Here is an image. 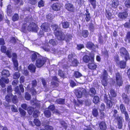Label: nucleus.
<instances>
[{"mask_svg":"<svg viewBox=\"0 0 130 130\" xmlns=\"http://www.w3.org/2000/svg\"><path fill=\"white\" fill-rule=\"evenodd\" d=\"M75 94L78 98H80L84 95L87 97L89 94L86 89L83 88H79L75 90Z\"/></svg>","mask_w":130,"mask_h":130,"instance_id":"obj_1","label":"nucleus"},{"mask_svg":"<svg viewBox=\"0 0 130 130\" xmlns=\"http://www.w3.org/2000/svg\"><path fill=\"white\" fill-rule=\"evenodd\" d=\"M119 51L121 56L122 57H124L125 60L127 61L130 59L128 51L125 47H121Z\"/></svg>","mask_w":130,"mask_h":130,"instance_id":"obj_2","label":"nucleus"},{"mask_svg":"<svg viewBox=\"0 0 130 130\" xmlns=\"http://www.w3.org/2000/svg\"><path fill=\"white\" fill-rule=\"evenodd\" d=\"M91 62L89 63L87 66L88 68L91 70H95L97 68V65L94 62V55L93 54L91 57Z\"/></svg>","mask_w":130,"mask_h":130,"instance_id":"obj_3","label":"nucleus"},{"mask_svg":"<svg viewBox=\"0 0 130 130\" xmlns=\"http://www.w3.org/2000/svg\"><path fill=\"white\" fill-rule=\"evenodd\" d=\"M54 34L57 39L58 40L63 41L65 40L66 35L62 32L61 30H59L54 31Z\"/></svg>","mask_w":130,"mask_h":130,"instance_id":"obj_4","label":"nucleus"},{"mask_svg":"<svg viewBox=\"0 0 130 130\" xmlns=\"http://www.w3.org/2000/svg\"><path fill=\"white\" fill-rule=\"evenodd\" d=\"M115 78L116 85L119 87L122 86L123 81L122 74L119 72H117L115 74Z\"/></svg>","mask_w":130,"mask_h":130,"instance_id":"obj_5","label":"nucleus"},{"mask_svg":"<svg viewBox=\"0 0 130 130\" xmlns=\"http://www.w3.org/2000/svg\"><path fill=\"white\" fill-rule=\"evenodd\" d=\"M46 61V59L44 57L38 58L36 60L35 65L38 68L42 67Z\"/></svg>","mask_w":130,"mask_h":130,"instance_id":"obj_6","label":"nucleus"},{"mask_svg":"<svg viewBox=\"0 0 130 130\" xmlns=\"http://www.w3.org/2000/svg\"><path fill=\"white\" fill-rule=\"evenodd\" d=\"M39 29L38 26L35 23L32 22L30 23L28 26L27 30L29 31L37 32Z\"/></svg>","mask_w":130,"mask_h":130,"instance_id":"obj_7","label":"nucleus"},{"mask_svg":"<svg viewBox=\"0 0 130 130\" xmlns=\"http://www.w3.org/2000/svg\"><path fill=\"white\" fill-rule=\"evenodd\" d=\"M7 48L5 45H2L1 46V51L3 53L5 54L7 57L9 58H11L12 57L11 49L7 50Z\"/></svg>","mask_w":130,"mask_h":130,"instance_id":"obj_8","label":"nucleus"},{"mask_svg":"<svg viewBox=\"0 0 130 130\" xmlns=\"http://www.w3.org/2000/svg\"><path fill=\"white\" fill-rule=\"evenodd\" d=\"M119 108L122 113L124 114L125 116V119L126 121L129 120V116L127 112L126 111V109L124 105L123 104L120 105Z\"/></svg>","mask_w":130,"mask_h":130,"instance_id":"obj_9","label":"nucleus"},{"mask_svg":"<svg viewBox=\"0 0 130 130\" xmlns=\"http://www.w3.org/2000/svg\"><path fill=\"white\" fill-rule=\"evenodd\" d=\"M117 121V125L118 128L119 129L122 128L123 126V119L122 117L118 116L115 118Z\"/></svg>","mask_w":130,"mask_h":130,"instance_id":"obj_10","label":"nucleus"},{"mask_svg":"<svg viewBox=\"0 0 130 130\" xmlns=\"http://www.w3.org/2000/svg\"><path fill=\"white\" fill-rule=\"evenodd\" d=\"M51 7L54 11H59L61 7L60 4L59 2L54 3L52 5Z\"/></svg>","mask_w":130,"mask_h":130,"instance_id":"obj_11","label":"nucleus"},{"mask_svg":"<svg viewBox=\"0 0 130 130\" xmlns=\"http://www.w3.org/2000/svg\"><path fill=\"white\" fill-rule=\"evenodd\" d=\"M65 8L70 12H74L75 10L73 4L70 3H67L65 5Z\"/></svg>","mask_w":130,"mask_h":130,"instance_id":"obj_12","label":"nucleus"},{"mask_svg":"<svg viewBox=\"0 0 130 130\" xmlns=\"http://www.w3.org/2000/svg\"><path fill=\"white\" fill-rule=\"evenodd\" d=\"M41 28L44 31L47 32L50 30V28L49 24L46 22L42 23L41 26Z\"/></svg>","mask_w":130,"mask_h":130,"instance_id":"obj_13","label":"nucleus"},{"mask_svg":"<svg viewBox=\"0 0 130 130\" xmlns=\"http://www.w3.org/2000/svg\"><path fill=\"white\" fill-rule=\"evenodd\" d=\"M40 55L38 53L36 52H34L32 54L30 57L31 61L32 62H34L36 61V60L38 58Z\"/></svg>","mask_w":130,"mask_h":130,"instance_id":"obj_14","label":"nucleus"},{"mask_svg":"<svg viewBox=\"0 0 130 130\" xmlns=\"http://www.w3.org/2000/svg\"><path fill=\"white\" fill-rule=\"evenodd\" d=\"M27 68L30 72L31 73H34L36 72V66L33 64H29Z\"/></svg>","mask_w":130,"mask_h":130,"instance_id":"obj_15","label":"nucleus"},{"mask_svg":"<svg viewBox=\"0 0 130 130\" xmlns=\"http://www.w3.org/2000/svg\"><path fill=\"white\" fill-rule=\"evenodd\" d=\"M99 126L101 130H106L107 129V125L105 121H101L99 123Z\"/></svg>","mask_w":130,"mask_h":130,"instance_id":"obj_16","label":"nucleus"},{"mask_svg":"<svg viewBox=\"0 0 130 130\" xmlns=\"http://www.w3.org/2000/svg\"><path fill=\"white\" fill-rule=\"evenodd\" d=\"M86 47L88 49L92 50L93 49H94L95 45L94 44L91 42L89 41L87 42L86 45Z\"/></svg>","mask_w":130,"mask_h":130,"instance_id":"obj_17","label":"nucleus"},{"mask_svg":"<svg viewBox=\"0 0 130 130\" xmlns=\"http://www.w3.org/2000/svg\"><path fill=\"white\" fill-rule=\"evenodd\" d=\"M122 99L123 102L125 104H128L129 103V100L128 95L126 94L125 93H123L122 95Z\"/></svg>","mask_w":130,"mask_h":130,"instance_id":"obj_18","label":"nucleus"},{"mask_svg":"<svg viewBox=\"0 0 130 130\" xmlns=\"http://www.w3.org/2000/svg\"><path fill=\"white\" fill-rule=\"evenodd\" d=\"M128 14V13L126 12H120L118 14V17L122 19H125L127 17Z\"/></svg>","mask_w":130,"mask_h":130,"instance_id":"obj_19","label":"nucleus"},{"mask_svg":"<svg viewBox=\"0 0 130 130\" xmlns=\"http://www.w3.org/2000/svg\"><path fill=\"white\" fill-rule=\"evenodd\" d=\"M86 13L84 15L85 16V18L87 22H89L90 20L91 17V14L89 12L88 10L86 9Z\"/></svg>","mask_w":130,"mask_h":130,"instance_id":"obj_20","label":"nucleus"},{"mask_svg":"<svg viewBox=\"0 0 130 130\" xmlns=\"http://www.w3.org/2000/svg\"><path fill=\"white\" fill-rule=\"evenodd\" d=\"M1 74L3 76V77L7 78L9 77L10 75L9 71L6 69H4L1 72Z\"/></svg>","mask_w":130,"mask_h":130,"instance_id":"obj_21","label":"nucleus"},{"mask_svg":"<svg viewBox=\"0 0 130 130\" xmlns=\"http://www.w3.org/2000/svg\"><path fill=\"white\" fill-rule=\"evenodd\" d=\"M91 57L87 55H85L83 57V60L84 62L86 63H89L91 61Z\"/></svg>","mask_w":130,"mask_h":130,"instance_id":"obj_22","label":"nucleus"},{"mask_svg":"<svg viewBox=\"0 0 130 130\" xmlns=\"http://www.w3.org/2000/svg\"><path fill=\"white\" fill-rule=\"evenodd\" d=\"M10 96L11 97V101L13 103L15 104L18 103V100L17 96L16 95H13L12 93L10 94Z\"/></svg>","mask_w":130,"mask_h":130,"instance_id":"obj_23","label":"nucleus"},{"mask_svg":"<svg viewBox=\"0 0 130 130\" xmlns=\"http://www.w3.org/2000/svg\"><path fill=\"white\" fill-rule=\"evenodd\" d=\"M127 61L125 60V61L123 60H121L119 61L118 65L120 68L124 69L125 68Z\"/></svg>","mask_w":130,"mask_h":130,"instance_id":"obj_24","label":"nucleus"},{"mask_svg":"<svg viewBox=\"0 0 130 130\" xmlns=\"http://www.w3.org/2000/svg\"><path fill=\"white\" fill-rule=\"evenodd\" d=\"M12 11L11 9V6L10 4L8 5L7 8V14L8 16H11L12 15Z\"/></svg>","mask_w":130,"mask_h":130,"instance_id":"obj_25","label":"nucleus"},{"mask_svg":"<svg viewBox=\"0 0 130 130\" xmlns=\"http://www.w3.org/2000/svg\"><path fill=\"white\" fill-rule=\"evenodd\" d=\"M119 4L118 0H113L111 2V6L113 8H117Z\"/></svg>","mask_w":130,"mask_h":130,"instance_id":"obj_26","label":"nucleus"},{"mask_svg":"<svg viewBox=\"0 0 130 130\" xmlns=\"http://www.w3.org/2000/svg\"><path fill=\"white\" fill-rule=\"evenodd\" d=\"M42 47L43 50L46 52H50L51 48L48 43H45Z\"/></svg>","mask_w":130,"mask_h":130,"instance_id":"obj_27","label":"nucleus"},{"mask_svg":"<svg viewBox=\"0 0 130 130\" xmlns=\"http://www.w3.org/2000/svg\"><path fill=\"white\" fill-rule=\"evenodd\" d=\"M89 35L88 31L86 30H83L81 32V35L84 38L87 37Z\"/></svg>","mask_w":130,"mask_h":130,"instance_id":"obj_28","label":"nucleus"},{"mask_svg":"<svg viewBox=\"0 0 130 130\" xmlns=\"http://www.w3.org/2000/svg\"><path fill=\"white\" fill-rule=\"evenodd\" d=\"M110 99V100H108V101L106 103V104L107 106L108 109L111 108L113 106V104L114 103L111 101V100H112V98Z\"/></svg>","mask_w":130,"mask_h":130,"instance_id":"obj_29","label":"nucleus"},{"mask_svg":"<svg viewBox=\"0 0 130 130\" xmlns=\"http://www.w3.org/2000/svg\"><path fill=\"white\" fill-rule=\"evenodd\" d=\"M92 113L94 117H96L99 115L98 109L96 108H94L92 109Z\"/></svg>","mask_w":130,"mask_h":130,"instance_id":"obj_30","label":"nucleus"},{"mask_svg":"<svg viewBox=\"0 0 130 130\" xmlns=\"http://www.w3.org/2000/svg\"><path fill=\"white\" fill-rule=\"evenodd\" d=\"M14 91L18 94L19 95H20V97L21 99L23 98L22 95H21V92L20 91L18 86H16L14 88Z\"/></svg>","mask_w":130,"mask_h":130,"instance_id":"obj_31","label":"nucleus"},{"mask_svg":"<svg viewBox=\"0 0 130 130\" xmlns=\"http://www.w3.org/2000/svg\"><path fill=\"white\" fill-rule=\"evenodd\" d=\"M51 84L53 90L56 89L59 85V83L55 82H52Z\"/></svg>","mask_w":130,"mask_h":130,"instance_id":"obj_32","label":"nucleus"},{"mask_svg":"<svg viewBox=\"0 0 130 130\" xmlns=\"http://www.w3.org/2000/svg\"><path fill=\"white\" fill-rule=\"evenodd\" d=\"M107 78H106L105 77H102V80H101L102 85L104 87L106 86L107 84Z\"/></svg>","mask_w":130,"mask_h":130,"instance_id":"obj_33","label":"nucleus"},{"mask_svg":"<svg viewBox=\"0 0 130 130\" xmlns=\"http://www.w3.org/2000/svg\"><path fill=\"white\" fill-rule=\"evenodd\" d=\"M124 40L125 42H128V43H130V31L127 32Z\"/></svg>","mask_w":130,"mask_h":130,"instance_id":"obj_34","label":"nucleus"},{"mask_svg":"<svg viewBox=\"0 0 130 130\" xmlns=\"http://www.w3.org/2000/svg\"><path fill=\"white\" fill-rule=\"evenodd\" d=\"M19 19V14L17 13H15L12 17V20L13 22L18 20Z\"/></svg>","mask_w":130,"mask_h":130,"instance_id":"obj_35","label":"nucleus"},{"mask_svg":"<svg viewBox=\"0 0 130 130\" xmlns=\"http://www.w3.org/2000/svg\"><path fill=\"white\" fill-rule=\"evenodd\" d=\"M74 76L76 78H79L82 76V75L78 71H75L74 73Z\"/></svg>","mask_w":130,"mask_h":130,"instance_id":"obj_36","label":"nucleus"},{"mask_svg":"<svg viewBox=\"0 0 130 130\" xmlns=\"http://www.w3.org/2000/svg\"><path fill=\"white\" fill-rule=\"evenodd\" d=\"M44 113L45 116L47 118L51 116V113L50 111L48 110H45L44 112Z\"/></svg>","mask_w":130,"mask_h":130,"instance_id":"obj_37","label":"nucleus"},{"mask_svg":"<svg viewBox=\"0 0 130 130\" xmlns=\"http://www.w3.org/2000/svg\"><path fill=\"white\" fill-rule=\"evenodd\" d=\"M60 123L62 127L63 128L66 129L68 127L67 124L64 121H60Z\"/></svg>","mask_w":130,"mask_h":130,"instance_id":"obj_38","label":"nucleus"},{"mask_svg":"<svg viewBox=\"0 0 130 130\" xmlns=\"http://www.w3.org/2000/svg\"><path fill=\"white\" fill-rule=\"evenodd\" d=\"M72 35L70 34H67L66 35L65 40L67 42H69V41L72 39Z\"/></svg>","mask_w":130,"mask_h":130,"instance_id":"obj_39","label":"nucleus"},{"mask_svg":"<svg viewBox=\"0 0 130 130\" xmlns=\"http://www.w3.org/2000/svg\"><path fill=\"white\" fill-rule=\"evenodd\" d=\"M110 92L111 96L113 98H116L117 94L114 89H111L110 90Z\"/></svg>","mask_w":130,"mask_h":130,"instance_id":"obj_40","label":"nucleus"},{"mask_svg":"<svg viewBox=\"0 0 130 130\" xmlns=\"http://www.w3.org/2000/svg\"><path fill=\"white\" fill-rule=\"evenodd\" d=\"M40 112L38 110H34L33 112V116L34 117L36 118L38 117L39 114L40 113Z\"/></svg>","mask_w":130,"mask_h":130,"instance_id":"obj_41","label":"nucleus"},{"mask_svg":"<svg viewBox=\"0 0 130 130\" xmlns=\"http://www.w3.org/2000/svg\"><path fill=\"white\" fill-rule=\"evenodd\" d=\"M99 98L98 96L96 95L94 96L93 100V101L94 103L96 104L99 102Z\"/></svg>","mask_w":130,"mask_h":130,"instance_id":"obj_42","label":"nucleus"},{"mask_svg":"<svg viewBox=\"0 0 130 130\" xmlns=\"http://www.w3.org/2000/svg\"><path fill=\"white\" fill-rule=\"evenodd\" d=\"M35 108L34 107H28L27 109L28 112L29 114L30 115H31L34 111Z\"/></svg>","mask_w":130,"mask_h":130,"instance_id":"obj_43","label":"nucleus"},{"mask_svg":"<svg viewBox=\"0 0 130 130\" xmlns=\"http://www.w3.org/2000/svg\"><path fill=\"white\" fill-rule=\"evenodd\" d=\"M62 27L64 28H68L69 26V22H64L62 23Z\"/></svg>","mask_w":130,"mask_h":130,"instance_id":"obj_44","label":"nucleus"},{"mask_svg":"<svg viewBox=\"0 0 130 130\" xmlns=\"http://www.w3.org/2000/svg\"><path fill=\"white\" fill-rule=\"evenodd\" d=\"M19 111L21 115V117H24L26 116V112L24 110L20 108L19 109Z\"/></svg>","mask_w":130,"mask_h":130,"instance_id":"obj_45","label":"nucleus"},{"mask_svg":"<svg viewBox=\"0 0 130 130\" xmlns=\"http://www.w3.org/2000/svg\"><path fill=\"white\" fill-rule=\"evenodd\" d=\"M112 13L109 11H106V15L108 20H109L111 18Z\"/></svg>","mask_w":130,"mask_h":130,"instance_id":"obj_46","label":"nucleus"},{"mask_svg":"<svg viewBox=\"0 0 130 130\" xmlns=\"http://www.w3.org/2000/svg\"><path fill=\"white\" fill-rule=\"evenodd\" d=\"M12 60L14 66L16 68V70H17L18 69V61L16 59H13Z\"/></svg>","mask_w":130,"mask_h":130,"instance_id":"obj_47","label":"nucleus"},{"mask_svg":"<svg viewBox=\"0 0 130 130\" xmlns=\"http://www.w3.org/2000/svg\"><path fill=\"white\" fill-rule=\"evenodd\" d=\"M44 2L43 0H40L38 3V6L39 8L43 7L44 6Z\"/></svg>","mask_w":130,"mask_h":130,"instance_id":"obj_48","label":"nucleus"},{"mask_svg":"<svg viewBox=\"0 0 130 130\" xmlns=\"http://www.w3.org/2000/svg\"><path fill=\"white\" fill-rule=\"evenodd\" d=\"M71 63L74 66L76 67L79 62L76 59H74L72 61Z\"/></svg>","mask_w":130,"mask_h":130,"instance_id":"obj_49","label":"nucleus"},{"mask_svg":"<svg viewBox=\"0 0 130 130\" xmlns=\"http://www.w3.org/2000/svg\"><path fill=\"white\" fill-rule=\"evenodd\" d=\"M56 101L59 104H63L64 103L65 100L64 99H57Z\"/></svg>","mask_w":130,"mask_h":130,"instance_id":"obj_50","label":"nucleus"},{"mask_svg":"<svg viewBox=\"0 0 130 130\" xmlns=\"http://www.w3.org/2000/svg\"><path fill=\"white\" fill-rule=\"evenodd\" d=\"M34 122L35 124L38 126H39L41 125V122L40 121L37 119H35L34 120Z\"/></svg>","mask_w":130,"mask_h":130,"instance_id":"obj_51","label":"nucleus"},{"mask_svg":"<svg viewBox=\"0 0 130 130\" xmlns=\"http://www.w3.org/2000/svg\"><path fill=\"white\" fill-rule=\"evenodd\" d=\"M20 74L19 72H16L13 75L14 79H18L20 76Z\"/></svg>","mask_w":130,"mask_h":130,"instance_id":"obj_52","label":"nucleus"},{"mask_svg":"<svg viewBox=\"0 0 130 130\" xmlns=\"http://www.w3.org/2000/svg\"><path fill=\"white\" fill-rule=\"evenodd\" d=\"M89 91L91 93V95H94L96 94V91L94 88L92 87L89 89Z\"/></svg>","mask_w":130,"mask_h":130,"instance_id":"obj_53","label":"nucleus"},{"mask_svg":"<svg viewBox=\"0 0 130 130\" xmlns=\"http://www.w3.org/2000/svg\"><path fill=\"white\" fill-rule=\"evenodd\" d=\"M5 99L6 101L8 103H10L11 101V97L10 96L7 95L5 97Z\"/></svg>","mask_w":130,"mask_h":130,"instance_id":"obj_54","label":"nucleus"},{"mask_svg":"<svg viewBox=\"0 0 130 130\" xmlns=\"http://www.w3.org/2000/svg\"><path fill=\"white\" fill-rule=\"evenodd\" d=\"M125 6L127 8H130V0H126L124 3Z\"/></svg>","mask_w":130,"mask_h":130,"instance_id":"obj_55","label":"nucleus"},{"mask_svg":"<svg viewBox=\"0 0 130 130\" xmlns=\"http://www.w3.org/2000/svg\"><path fill=\"white\" fill-rule=\"evenodd\" d=\"M89 1L91 4L93 6V8H95L96 6V0H89Z\"/></svg>","mask_w":130,"mask_h":130,"instance_id":"obj_56","label":"nucleus"},{"mask_svg":"<svg viewBox=\"0 0 130 130\" xmlns=\"http://www.w3.org/2000/svg\"><path fill=\"white\" fill-rule=\"evenodd\" d=\"M25 98L26 100H30L31 98L30 95L28 92L25 93Z\"/></svg>","mask_w":130,"mask_h":130,"instance_id":"obj_57","label":"nucleus"},{"mask_svg":"<svg viewBox=\"0 0 130 130\" xmlns=\"http://www.w3.org/2000/svg\"><path fill=\"white\" fill-rule=\"evenodd\" d=\"M49 43L53 46H55L56 44V40L54 39H51L50 40Z\"/></svg>","mask_w":130,"mask_h":130,"instance_id":"obj_58","label":"nucleus"},{"mask_svg":"<svg viewBox=\"0 0 130 130\" xmlns=\"http://www.w3.org/2000/svg\"><path fill=\"white\" fill-rule=\"evenodd\" d=\"M13 90L12 88V86L11 85L8 86L7 88V92L8 93H12L11 92Z\"/></svg>","mask_w":130,"mask_h":130,"instance_id":"obj_59","label":"nucleus"},{"mask_svg":"<svg viewBox=\"0 0 130 130\" xmlns=\"http://www.w3.org/2000/svg\"><path fill=\"white\" fill-rule=\"evenodd\" d=\"M77 49L79 50H81L82 48H84V45L83 44H79L77 45Z\"/></svg>","mask_w":130,"mask_h":130,"instance_id":"obj_60","label":"nucleus"},{"mask_svg":"<svg viewBox=\"0 0 130 130\" xmlns=\"http://www.w3.org/2000/svg\"><path fill=\"white\" fill-rule=\"evenodd\" d=\"M14 1L15 5H18L19 3L20 5H23V2L22 0L21 1L20 0H14Z\"/></svg>","mask_w":130,"mask_h":130,"instance_id":"obj_61","label":"nucleus"},{"mask_svg":"<svg viewBox=\"0 0 130 130\" xmlns=\"http://www.w3.org/2000/svg\"><path fill=\"white\" fill-rule=\"evenodd\" d=\"M123 25L125 28H130V23L129 22H126Z\"/></svg>","mask_w":130,"mask_h":130,"instance_id":"obj_62","label":"nucleus"},{"mask_svg":"<svg viewBox=\"0 0 130 130\" xmlns=\"http://www.w3.org/2000/svg\"><path fill=\"white\" fill-rule=\"evenodd\" d=\"M55 106L54 105H50L48 107V109L52 111H54L55 109Z\"/></svg>","mask_w":130,"mask_h":130,"instance_id":"obj_63","label":"nucleus"},{"mask_svg":"<svg viewBox=\"0 0 130 130\" xmlns=\"http://www.w3.org/2000/svg\"><path fill=\"white\" fill-rule=\"evenodd\" d=\"M45 128L46 130H53V127L51 126L47 125L45 126Z\"/></svg>","mask_w":130,"mask_h":130,"instance_id":"obj_64","label":"nucleus"}]
</instances>
